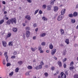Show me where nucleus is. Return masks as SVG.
I'll use <instances>...</instances> for the list:
<instances>
[{"instance_id": "f257e3e1", "label": "nucleus", "mask_w": 78, "mask_h": 78, "mask_svg": "<svg viewBox=\"0 0 78 78\" xmlns=\"http://www.w3.org/2000/svg\"><path fill=\"white\" fill-rule=\"evenodd\" d=\"M13 22H14V23H16V20L15 18L12 19L11 20H9L6 22V23H7L8 25H10V23L13 24Z\"/></svg>"}, {"instance_id": "f03ea898", "label": "nucleus", "mask_w": 78, "mask_h": 78, "mask_svg": "<svg viewBox=\"0 0 78 78\" xmlns=\"http://www.w3.org/2000/svg\"><path fill=\"white\" fill-rule=\"evenodd\" d=\"M64 15H60L57 18V20L58 21H61V20H62V19H63V18H64Z\"/></svg>"}, {"instance_id": "7ed1b4c3", "label": "nucleus", "mask_w": 78, "mask_h": 78, "mask_svg": "<svg viewBox=\"0 0 78 78\" xmlns=\"http://www.w3.org/2000/svg\"><path fill=\"white\" fill-rule=\"evenodd\" d=\"M56 49L55 48H54L52 50L51 53V55H54V54H55V53H56Z\"/></svg>"}, {"instance_id": "20e7f679", "label": "nucleus", "mask_w": 78, "mask_h": 78, "mask_svg": "<svg viewBox=\"0 0 78 78\" xmlns=\"http://www.w3.org/2000/svg\"><path fill=\"white\" fill-rule=\"evenodd\" d=\"M60 75L62 78H66V75L63 72L61 73Z\"/></svg>"}, {"instance_id": "39448f33", "label": "nucleus", "mask_w": 78, "mask_h": 78, "mask_svg": "<svg viewBox=\"0 0 78 78\" xmlns=\"http://www.w3.org/2000/svg\"><path fill=\"white\" fill-rule=\"evenodd\" d=\"M30 32L29 31H27L26 32V35L27 36V37H30Z\"/></svg>"}, {"instance_id": "423d86ee", "label": "nucleus", "mask_w": 78, "mask_h": 78, "mask_svg": "<svg viewBox=\"0 0 78 78\" xmlns=\"http://www.w3.org/2000/svg\"><path fill=\"white\" fill-rule=\"evenodd\" d=\"M62 5L60 6H63L64 5H66V0H63L61 1Z\"/></svg>"}, {"instance_id": "0eeeda50", "label": "nucleus", "mask_w": 78, "mask_h": 78, "mask_svg": "<svg viewBox=\"0 0 78 78\" xmlns=\"http://www.w3.org/2000/svg\"><path fill=\"white\" fill-rule=\"evenodd\" d=\"M42 68V65H39L38 66H36L35 67V69L37 70H38V69H41Z\"/></svg>"}, {"instance_id": "6e6552de", "label": "nucleus", "mask_w": 78, "mask_h": 78, "mask_svg": "<svg viewBox=\"0 0 78 78\" xmlns=\"http://www.w3.org/2000/svg\"><path fill=\"white\" fill-rule=\"evenodd\" d=\"M25 18H26V19H27L28 20H31V17H30V16L29 15H27L26 16Z\"/></svg>"}, {"instance_id": "1a4fd4ad", "label": "nucleus", "mask_w": 78, "mask_h": 78, "mask_svg": "<svg viewBox=\"0 0 78 78\" xmlns=\"http://www.w3.org/2000/svg\"><path fill=\"white\" fill-rule=\"evenodd\" d=\"M58 8L57 6H55L54 7V11L55 12H56V11H58Z\"/></svg>"}, {"instance_id": "9d476101", "label": "nucleus", "mask_w": 78, "mask_h": 78, "mask_svg": "<svg viewBox=\"0 0 78 78\" xmlns=\"http://www.w3.org/2000/svg\"><path fill=\"white\" fill-rule=\"evenodd\" d=\"M66 12V9H64L62 10L61 12V15H64Z\"/></svg>"}, {"instance_id": "9b49d317", "label": "nucleus", "mask_w": 78, "mask_h": 78, "mask_svg": "<svg viewBox=\"0 0 78 78\" xmlns=\"http://www.w3.org/2000/svg\"><path fill=\"white\" fill-rule=\"evenodd\" d=\"M51 5H48L47 7V9L48 11H50L51 10Z\"/></svg>"}, {"instance_id": "f8f14e48", "label": "nucleus", "mask_w": 78, "mask_h": 78, "mask_svg": "<svg viewBox=\"0 0 78 78\" xmlns=\"http://www.w3.org/2000/svg\"><path fill=\"white\" fill-rule=\"evenodd\" d=\"M2 44L3 46H4V47H6V42L3 41H2Z\"/></svg>"}, {"instance_id": "ddd939ff", "label": "nucleus", "mask_w": 78, "mask_h": 78, "mask_svg": "<svg viewBox=\"0 0 78 78\" xmlns=\"http://www.w3.org/2000/svg\"><path fill=\"white\" fill-rule=\"evenodd\" d=\"M49 47L50 49H52L53 48V45H52V44L51 43L49 44Z\"/></svg>"}, {"instance_id": "4468645a", "label": "nucleus", "mask_w": 78, "mask_h": 78, "mask_svg": "<svg viewBox=\"0 0 78 78\" xmlns=\"http://www.w3.org/2000/svg\"><path fill=\"white\" fill-rule=\"evenodd\" d=\"M56 1V0H51L50 2V4L51 5H53L54 4V2Z\"/></svg>"}, {"instance_id": "2eb2a0df", "label": "nucleus", "mask_w": 78, "mask_h": 78, "mask_svg": "<svg viewBox=\"0 0 78 78\" xmlns=\"http://www.w3.org/2000/svg\"><path fill=\"white\" fill-rule=\"evenodd\" d=\"M12 30L14 32H16L17 31V28H13Z\"/></svg>"}, {"instance_id": "dca6fc26", "label": "nucleus", "mask_w": 78, "mask_h": 78, "mask_svg": "<svg viewBox=\"0 0 78 78\" xmlns=\"http://www.w3.org/2000/svg\"><path fill=\"white\" fill-rule=\"evenodd\" d=\"M60 32L61 34H64V31L62 29H60Z\"/></svg>"}, {"instance_id": "f3484780", "label": "nucleus", "mask_w": 78, "mask_h": 78, "mask_svg": "<svg viewBox=\"0 0 78 78\" xmlns=\"http://www.w3.org/2000/svg\"><path fill=\"white\" fill-rule=\"evenodd\" d=\"M46 35V33H43L40 34V36L41 37H44Z\"/></svg>"}, {"instance_id": "a211bd4d", "label": "nucleus", "mask_w": 78, "mask_h": 78, "mask_svg": "<svg viewBox=\"0 0 78 78\" xmlns=\"http://www.w3.org/2000/svg\"><path fill=\"white\" fill-rule=\"evenodd\" d=\"M58 64L60 67H61L62 66V63L60 61H58Z\"/></svg>"}, {"instance_id": "6ab92c4d", "label": "nucleus", "mask_w": 78, "mask_h": 78, "mask_svg": "<svg viewBox=\"0 0 78 78\" xmlns=\"http://www.w3.org/2000/svg\"><path fill=\"white\" fill-rule=\"evenodd\" d=\"M73 16L74 17H76V16H78V13L76 12H75L73 14Z\"/></svg>"}, {"instance_id": "aec40b11", "label": "nucleus", "mask_w": 78, "mask_h": 78, "mask_svg": "<svg viewBox=\"0 0 78 78\" xmlns=\"http://www.w3.org/2000/svg\"><path fill=\"white\" fill-rule=\"evenodd\" d=\"M47 7V5L45 4H44L42 6V8L43 9H46Z\"/></svg>"}, {"instance_id": "412c9836", "label": "nucleus", "mask_w": 78, "mask_h": 78, "mask_svg": "<svg viewBox=\"0 0 78 78\" xmlns=\"http://www.w3.org/2000/svg\"><path fill=\"white\" fill-rule=\"evenodd\" d=\"M65 42L67 44H69V39H66L65 40Z\"/></svg>"}, {"instance_id": "4be33fe9", "label": "nucleus", "mask_w": 78, "mask_h": 78, "mask_svg": "<svg viewBox=\"0 0 78 78\" xmlns=\"http://www.w3.org/2000/svg\"><path fill=\"white\" fill-rule=\"evenodd\" d=\"M73 64H74V62H73L72 61L70 62L69 66H73Z\"/></svg>"}, {"instance_id": "5701e85b", "label": "nucleus", "mask_w": 78, "mask_h": 78, "mask_svg": "<svg viewBox=\"0 0 78 78\" xmlns=\"http://www.w3.org/2000/svg\"><path fill=\"white\" fill-rule=\"evenodd\" d=\"M27 68L29 70H31V69H33V67H32V66H29L27 67Z\"/></svg>"}, {"instance_id": "b1692460", "label": "nucleus", "mask_w": 78, "mask_h": 78, "mask_svg": "<svg viewBox=\"0 0 78 78\" xmlns=\"http://www.w3.org/2000/svg\"><path fill=\"white\" fill-rule=\"evenodd\" d=\"M67 54V51L66 50H65L63 51V55H66V54Z\"/></svg>"}, {"instance_id": "393cba45", "label": "nucleus", "mask_w": 78, "mask_h": 78, "mask_svg": "<svg viewBox=\"0 0 78 78\" xmlns=\"http://www.w3.org/2000/svg\"><path fill=\"white\" fill-rule=\"evenodd\" d=\"M69 17H71V18L73 17V14L72 13L69 14Z\"/></svg>"}, {"instance_id": "a878e982", "label": "nucleus", "mask_w": 78, "mask_h": 78, "mask_svg": "<svg viewBox=\"0 0 78 78\" xmlns=\"http://www.w3.org/2000/svg\"><path fill=\"white\" fill-rule=\"evenodd\" d=\"M9 45L10 46H12L13 44H12V41H10L9 43Z\"/></svg>"}, {"instance_id": "bb28decb", "label": "nucleus", "mask_w": 78, "mask_h": 78, "mask_svg": "<svg viewBox=\"0 0 78 78\" xmlns=\"http://www.w3.org/2000/svg\"><path fill=\"white\" fill-rule=\"evenodd\" d=\"M71 22L72 23H74L75 22V19H72L71 20Z\"/></svg>"}, {"instance_id": "cd10ccee", "label": "nucleus", "mask_w": 78, "mask_h": 78, "mask_svg": "<svg viewBox=\"0 0 78 78\" xmlns=\"http://www.w3.org/2000/svg\"><path fill=\"white\" fill-rule=\"evenodd\" d=\"M42 19L44 21L47 20V18L45 17V16L43 17H42Z\"/></svg>"}, {"instance_id": "c85d7f7f", "label": "nucleus", "mask_w": 78, "mask_h": 78, "mask_svg": "<svg viewBox=\"0 0 78 78\" xmlns=\"http://www.w3.org/2000/svg\"><path fill=\"white\" fill-rule=\"evenodd\" d=\"M19 67H17L15 69L16 72V73L19 72Z\"/></svg>"}, {"instance_id": "c756f323", "label": "nucleus", "mask_w": 78, "mask_h": 78, "mask_svg": "<svg viewBox=\"0 0 78 78\" xmlns=\"http://www.w3.org/2000/svg\"><path fill=\"white\" fill-rule=\"evenodd\" d=\"M4 22V20H2L0 21V25L2 24Z\"/></svg>"}, {"instance_id": "7c9ffc66", "label": "nucleus", "mask_w": 78, "mask_h": 78, "mask_svg": "<svg viewBox=\"0 0 78 78\" xmlns=\"http://www.w3.org/2000/svg\"><path fill=\"white\" fill-rule=\"evenodd\" d=\"M11 36V33H9L7 35V37H9Z\"/></svg>"}, {"instance_id": "2f4dec72", "label": "nucleus", "mask_w": 78, "mask_h": 78, "mask_svg": "<svg viewBox=\"0 0 78 78\" xmlns=\"http://www.w3.org/2000/svg\"><path fill=\"white\" fill-rule=\"evenodd\" d=\"M58 73H59L58 71H56V73L54 74V76H55V75H58Z\"/></svg>"}, {"instance_id": "473e14b6", "label": "nucleus", "mask_w": 78, "mask_h": 78, "mask_svg": "<svg viewBox=\"0 0 78 78\" xmlns=\"http://www.w3.org/2000/svg\"><path fill=\"white\" fill-rule=\"evenodd\" d=\"M38 50H39V51H40L41 50H42V48H41V47L39 46L38 48Z\"/></svg>"}, {"instance_id": "72a5a7b5", "label": "nucleus", "mask_w": 78, "mask_h": 78, "mask_svg": "<svg viewBox=\"0 0 78 78\" xmlns=\"http://www.w3.org/2000/svg\"><path fill=\"white\" fill-rule=\"evenodd\" d=\"M74 78H78V75L76 74L74 76Z\"/></svg>"}, {"instance_id": "f704fd0d", "label": "nucleus", "mask_w": 78, "mask_h": 78, "mask_svg": "<svg viewBox=\"0 0 78 78\" xmlns=\"http://www.w3.org/2000/svg\"><path fill=\"white\" fill-rule=\"evenodd\" d=\"M26 30H30V28L28 27H26Z\"/></svg>"}, {"instance_id": "c9c22d12", "label": "nucleus", "mask_w": 78, "mask_h": 78, "mask_svg": "<svg viewBox=\"0 0 78 78\" xmlns=\"http://www.w3.org/2000/svg\"><path fill=\"white\" fill-rule=\"evenodd\" d=\"M25 75H27V76H28V75L29 76H30V72H27L26 73Z\"/></svg>"}, {"instance_id": "e433bc0d", "label": "nucleus", "mask_w": 78, "mask_h": 78, "mask_svg": "<svg viewBox=\"0 0 78 78\" xmlns=\"http://www.w3.org/2000/svg\"><path fill=\"white\" fill-rule=\"evenodd\" d=\"M75 68L73 66H72L69 67L70 70H73V69H74Z\"/></svg>"}, {"instance_id": "4c0bfd02", "label": "nucleus", "mask_w": 78, "mask_h": 78, "mask_svg": "<svg viewBox=\"0 0 78 78\" xmlns=\"http://www.w3.org/2000/svg\"><path fill=\"white\" fill-rule=\"evenodd\" d=\"M18 63L20 64V65H21L22 64V61H20L18 62Z\"/></svg>"}, {"instance_id": "58836bf2", "label": "nucleus", "mask_w": 78, "mask_h": 78, "mask_svg": "<svg viewBox=\"0 0 78 78\" xmlns=\"http://www.w3.org/2000/svg\"><path fill=\"white\" fill-rule=\"evenodd\" d=\"M48 73H44V75L45 77H47V76H48Z\"/></svg>"}, {"instance_id": "ea45409f", "label": "nucleus", "mask_w": 78, "mask_h": 78, "mask_svg": "<svg viewBox=\"0 0 78 78\" xmlns=\"http://www.w3.org/2000/svg\"><path fill=\"white\" fill-rule=\"evenodd\" d=\"M39 11V9H38L37 10L35 11V12L34 13V14H36L37 12H38Z\"/></svg>"}, {"instance_id": "a19ab883", "label": "nucleus", "mask_w": 78, "mask_h": 78, "mask_svg": "<svg viewBox=\"0 0 78 78\" xmlns=\"http://www.w3.org/2000/svg\"><path fill=\"white\" fill-rule=\"evenodd\" d=\"M3 64L4 65H5L6 64V62H5V60L4 59L3 62Z\"/></svg>"}, {"instance_id": "79ce46f5", "label": "nucleus", "mask_w": 78, "mask_h": 78, "mask_svg": "<svg viewBox=\"0 0 78 78\" xmlns=\"http://www.w3.org/2000/svg\"><path fill=\"white\" fill-rule=\"evenodd\" d=\"M39 13L40 14H42V12L41 10H40L39 12Z\"/></svg>"}, {"instance_id": "37998d69", "label": "nucleus", "mask_w": 78, "mask_h": 78, "mask_svg": "<svg viewBox=\"0 0 78 78\" xmlns=\"http://www.w3.org/2000/svg\"><path fill=\"white\" fill-rule=\"evenodd\" d=\"M11 66V63H7V67H8V66Z\"/></svg>"}, {"instance_id": "c03bdc74", "label": "nucleus", "mask_w": 78, "mask_h": 78, "mask_svg": "<svg viewBox=\"0 0 78 78\" xmlns=\"http://www.w3.org/2000/svg\"><path fill=\"white\" fill-rule=\"evenodd\" d=\"M31 49L32 51H35V50L34 48H31Z\"/></svg>"}, {"instance_id": "a18cd8bd", "label": "nucleus", "mask_w": 78, "mask_h": 78, "mask_svg": "<svg viewBox=\"0 0 78 78\" xmlns=\"http://www.w3.org/2000/svg\"><path fill=\"white\" fill-rule=\"evenodd\" d=\"M5 58H6V60L7 61H8V56L6 55L5 56Z\"/></svg>"}, {"instance_id": "49530a36", "label": "nucleus", "mask_w": 78, "mask_h": 78, "mask_svg": "<svg viewBox=\"0 0 78 78\" xmlns=\"http://www.w3.org/2000/svg\"><path fill=\"white\" fill-rule=\"evenodd\" d=\"M51 70L53 71V70H54V69H55V67L54 66H52L51 67Z\"/></svg>"}, {"instance_id": "de8ad7c7", "label": "nucleus", "mask_w": 78, "mask_h": 78, "mask_svg": "<svg viewBox=\"0 0 78 78\" xmlns=\"http://www.w3.org/2000/svg\"><path fill=\"white\" fill-rule=\"evenodd\" d=\"M42 45H45V42H43L41 43Z\"/></svg>"}, {"instance_id": "09e8293b", "label": "nucleus", "mask_w": 78, "mask_h": 78, "mask_svg": "<svg viewBox=\"0 0 78 78\" xmlns=\"http://www.w3.org/2000/svg\"><path fill=\"white\" fill-rule=\"evenodd\" d=\"M66 61H67V58H65L63 60V62H65Z\"/></svg>"}, {"instance_id": "8fccbe9b", "label": "nucleus", "mask_w": 78, "mask_h": 78, "mask_svg": "<svg viewBox=\"0 0 78 78\" xmlns=\"http://www.w3.org/2000/svg\"><path fill=\"white\" fill-rule=\"evenodd\" d=\"M9 75L10 76H12V75H13V72H12L11 73H9Z\"/></svg>"}, {"instance_id": "3c124183", "label": "nucleus", "mask_w": 78, "mask_h": 78, "mask_svg": "<svg viewBox=\"0 0 78 78\" xmlns=\"http://www.w3.org/2000/svg\"><path fill=\"white\" fill-rule=\"evenodd\" d=\"M40 64L41 66L44 65V62L43 61H41L40 63Z\"/></svg>"}, {"instance_id": "603ef678", "label": "nucleus", "mask_w": 78, "mask_h": 78, "mask_svg": "<svg viewBox=\"0 0 78 78\" xmlns=\"http://www.w3.org/2000/svg\"><path fill=\"white\" fill-rule=\"evenodd\" d=\"M34 27H37V24H34L33 25Z\"/></svg>"}, {"instance_id": "864d4df0", "label": "nucleus", "mask_w": 78, "mask_h": 78, "mask_svg": "<svg viewBox=\"0 0 78 78\" xmlns=\"http://www.w3.org/2000/svg\"><path fill=\"white\" fill-rule=\"evenodd\" d=\"M27 1L29 3H31V0H27Z\"/></svg>"}, {"instance_id": "5fc2aeb1", "label": "nucleus", "mask_w": 78, "mask_h": 78, "mask_svg": "<svg viewBox=\"0 0 78 78\" xmlns=\"http://www.w3.org/2000/svg\"><path fill=\"white\" fill-rule=\"evenodd\" d=\"M53 58L55 60H57V58L55 56L53 57Z\"/></svg>"}, {"instance_id": "6e6d98bb", "label": "nucleus", "mask_w": 78, "mask_h": 78, "mask_svg": "<svg viewBox=\"0 0 78 78\" xmlns=\"http://www.w3.org/2000/svg\"><path fill=\"white\" fill-rule=\"evenodd\" d=\"M15 56L13 55L11 56V58H12V59H13V58H15Z\"/></svg>"}, {"instance_id": "4d7b16f0", "label": "nucleus", "mask_w": 78, "mask_h": 78, "mask_svg": "<svg viewBox=\"0 0 78 78\" xmlns=\"http://www.w3.org/2000/svg\"><path fill=\"white\" fill-rule=\"evenodd\" d=\"M66 66H67V65L66 64H64L63 65V67H64V68H66Z\"/></svg>"}, {"instance_id": "13d9d810", "label": "nucleus", "mask_w": 78, "mask_h": 78, "mask_svg": "<svg viewBox=\"0 0 78 78\" xmlns=\"http://www.w3.org/2000/svg\"><path fill=\"white\" fill-rule=\"evenodd\" d=\"M40 53H44V51H43V50H40Z\"/></svg>"}, {"instance_id": "bf43d9fd", "label": "nucleus", "mask_w": 78, "mask_h": 78, "mask_svg": "<svg viewBox=\"0 0 78 78\" xmlns=\"http://www.w3.org/2000/svg\"><path fill=\"white\" fill-rule=\"evenodd\" d=\"M7 52H5L4 53V56H7Z\"/></svg>"}, {"instance_id": "052dcab7", "label": "nucleus", "mask_w": 78, "mask_h": 78, "mask_svg": "<svg viewBox=\"0 0 78 78\" xmlns=\"http://www.w3.org/2000/svg\"><path fill=\"white\" fill-rule=\"evenodd\" d=\"M22 25H23V27H25L26 26V24L25 23H23Z\"/></svg>"}, {"instance_id": "680f3d73", "label": "nucleus", "mask_w": 78, "mask_h": 78, "mask_svg": "<svg viewBox=\"0 0 78 78\" xmlns=\"http://www.w3.org/2000/svg\"><path fill=\"white\" fill-rule=\"evenodd\" d=\"M36 36H34L33 37V39L34 40H35L36 39Z\"/></svg>"}, {"instance_id": "e2e57ef3", "label": "nucleus", "mask_w": 78, "mask_h": 78, "mask_svg": "<svg viewBox=\"0 0 78 78\" xmlns=\"http://www.w3.org/2000/svg\"><path fill=\"white\" fill-rule=\"evenodd\" d=\"M13 54L14 55H16L17 54V52L15 51L13 53Z\"/></svg>"}, {"instance_id": "0e129e2a", "label": "nucleus", "mask_w": 78, "mask_h": 78, "mask_svg": "<svg viewBox=\"0 0 78 78\" xmlns=\"http://www.w3.org/2000/svg\"><path fill=\"white\" fill-rule=\"evenodd\" d=\"M2 3L3 5H5L6 4V2L5 1H2Z\"/></svg>"}, {"instance_id": "69168bd1", "label": "nucleus", "mask_w": 78, "mask_h": 78, "mask_svg": "<svg viewBox=\"0 0 78 78\" xmlns=\"http://www.w3.org/2000/svg\"><path fill=\"white\" fill-rule=\"evenodd\" d=\"M60 46L61 47H64V44H60Z\"/></svg>"}, {"instance_id": "338daca9", "label": "nucleus", "mask_w": 78, "mask_h": 78, "mask_svg": "<svg viewBox=\"0 0 78 78\" xmlns=\"http://www.w3.org/2000/svg\"><path fill=\"white\" fill-rule=\"evenodd\" d=\"M76 8H78V4L76 5Z\"/></svg>"}, {"instance_id": "774afa93", "label": "nucleus", "mask_w": 78, "mask_h": 78, "mask_svg": "<svg viewBox=\"0 0 78 78\" xmlns=\"http://www.w3.org/2000/svg\"><path fill=\"white\" fill-rule=\"evenodd\" d=\"M58 78H61V76H58Z\"/></svg>"}]
</instances>
